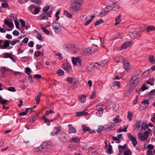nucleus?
Here are the masks:
<instances>
[{
  "label": "nucleus",
  "mask_w": 155,
  "mask_h": 155,
  "mask_svg": "<svg viewBox=\"0 0 155 155\" xmlns=\"http://www.w3.org/2000/svg\"><path fill=\"white\" fill-rule=\"evenodd\" d=\"M83 0H71L70 6L73 10L75 11H79L81 9V3Z\"/></svg>",
  "instance_id": "f257e3e1"
},
{
  "label": "nucleus",
  "mask_w": 155,
  "mask_h": 155,
  "mask_svg": "<svg viewBox=\"0 0 155 155\" xmlns=\"http://www.w3.org/2000/svg\"><path fill=\"white\" fill-rule=\"evenodd\" d=\"M35 56L38 57L39 56H43V53L40 51H36L34 54Z\"/></svg>",
  "instance_id": "473e14b6"
},
{
  "label": "nucleus",
  "mask_w": 155,
  "mask_h": 155,
  "mask_svg": "<svg viewBox=\"0 0 155 155\" xmlns=\"http://www.w3.org/2000/svg\"><path fill=\"white\" fill-rule=\"evenodd\" d=\"M80 140L79 137H75L71 138L69 140L70 142L71 143L75 142L78 143L79 142Z\"/></svg>",
  "instance_id": "ddd939ff"
},
{
  "label": "nucleus",
  "mask_w": 155,
  "mask_h": 155,
  "mask_svg": "<svg viewBox=\"0 0 155 155\" xmlns=\"http://www.w3.org/2000/svg\"><path fill=\"white\" fill-rule=\"evenodd\" d=\"M12 54L8 53H5L4 55V58H9L11 59L13 61H15V59L12 57Z\"/></svg>",
  "instance_id": "9b49d317"
},
{
  "label": "nucleus",
  "mask_w": 155,
  "mask_h": 155,
  "mask_svg": "<svg viewBox=\"0 0 155 155\" xmlns=\"http://www.w3.org/2000/svg\"><path fill=\"white\" fill-rule=\"evenodd\" d=\"M66 81L67 82H69V83H74L75 84H76V83L73 81V78L72 77H69L67 78L66 79Z\"/></svg>",
  "instance_id": "4c0bfd02"
},
{
  "label": "nucleus",
  "mask_w": 155,
  "mask_h": 155,
  "mask_svg": "<svg viewBox=\"0 0 155 155\" xmlns=\"http://www.w3.org/2000/svg\"><path fill=\"white\" fill-rule=\"evenodd\" d=\"M115 125L113 123H110L107 124V128L108 129L110 130L112 128H113Z\"/></svg>",
  "instance_id": "58836bf2"
},
{
  "label": "nucleus",
  "mask_w": 155,
  "mask_h": 155,
  "mask_svg": "<svg viewBox=\"0 0 155 155\" xmlns=\"http://www.w3.org/2000/svg\"><path fill=\"white\" fill-rule=\"evenodd\" d=\"M42 30L45 33L47 34H48L49 33V31L48 30L46 29L44 27H43L42 28Z\"/></svg>",
  "instance_id": "13d9d810"
},
{
  "label": "nucleus",
  "mask_w": 155,
  "mask_h": 155,
  "mask_svg": "<svg viewBox=\"0 0 155 155\" xmlns=\"http://www.w3.org/2000/svg\"><path fill=\"white\" fill-rule=\"evenodd\" d=\"M5 24L9 27H12L13 25V23L12 22H10L7 20H5L4 21Z\"/></svg>",
  "instance_id": "aec40b11"
},
{
  "label": "nucleus",
  "mask_w": 155,
  "mask_h": 155,
  "mask_svg": "<svg viewBox=\"0 0 155 155\" xmlns=\"http://www.w3.org/2000/svg\"><path fill=\"white\" fill-rule=\"evenodd\" d=\"M155 92V89L151 90V91L149 93L148 95L150 96V98L152 97L153 96H155L154 93Z\"/></svg>",
  "instance_id": "49530a36"
},
{
  "label": "nucleus",
  "mask_w": 155,
  "mask_h": 155,
  "mask_svg": "<svg viewBox=\"0 0 155 155\" xmlns=\"http://www.w3.org/2000/svg\"><path fill=\"white\" fill-rule=\"evenodd\" d=\"M104 22V21L101 19H100L98 21H97L95 22L94 24V25L95 26L97 25H99L103 23Z\"/></svg>",
  "instance_id": "de8ad7c7"
},
{
  "label": "nucleus",
  "mask_w": 155,
  "mask_h": 155,
  "mask_svg": "<svg viewBox=\"0 0 155 155\" xmlns=\"http://www.w3.org/2000/svg\"><path fill=\"white\" fill-rule=\"evenodd\" d=\"M132 113L130 112H128V116L127 118L128 119H129L130 120H131V118L132 116Z\"/></svg>",
  "instance_id": "0e129e2a"
},
{
  "label": "nucleus",
  "mask_w": 155,
  "mask_h": 155,
  "mask_svg": "<svg viewBox=\"0 0 155 155\" xmlns=\"http://www.w3.org/2000/svg\"><path fill=\"white\" fill-rule=\"evenodd\" d=\"M114 8V7L113 6V4L111 5H108L105 8L104 10L105 12H107L109 11L112 10Z\"/></svg>",
  "instance_id": "a211bd4d"
},
{
  "label": "nucleus",
  "mask_w": 155,
  "mask_h": 155,
  "mask_svg": "<svg viewBox=\"0 0 155 155\" xmlns=\"http://www.w3.org/2000/svg\"><path fill=\"white\" fill-rule=\"evenodd\" d=\"M131 154L132 153L130 150L125 151L124 153V155H131Z\"/></svg>",
  "instance_id": "bf43d9fd"
},
{
  "label": "nucleus",
  "mask_w": 155,
  "mask_h": 155,
  "mask_svg": "<svg viewBox=\"0 0 155 155\" xmlns=\"http://www.w3.org/2000/svg\"><path fill=\"white\" fill-rule=\"evenodd\" d=\"M41 146H40L39 147L36 148L35 149V150L36 152H41L45 150L44 149L42 148Z\"/></svg>",
  "instance_id": "a18cd8bd"
},
{
  "label": "nucleus",
  "mask_w": 155,
  "mask_h": 155,
  "mask_svg": "<svg viewBox=\"0 0 155 155\" xmlns=\"http://www.w3.org/2000/svg\"><path fill=\"white\" fill-rule=\"evenodd\" d=\"M72 47L73 46L74 47H72L71 48L70 51H73L75 53H77L78 51V47L74 45H72Z\"/></svg>",
  "instance_id": "6ab92c4d"
},
{
  "label": "nucleus",
  "mask_w": 155,
  "mask_h": 155,
  "mask_svg": "<svg viewBox=\"0 0 155 155\" xmlns=\"http://www.w3.org/2000/svg\"><path fill=\"white\" fill-rule=\"evenodd\" d=\"M87 114V113L84 111L78 112L76 113V116L77 117H80L83 115L86 116Z\"/></svg>",
  "instance_id": "412c9836"
},
{
  "label": "nucleus",
  "mask_w": 155,
  "mask_h": 155,
  "mask_svg": "<svg viewBox=\"0 0 155 155\" xmlns=\"http://www.w3.org/2000/svg\"><path fill=\"white\" fill-rule=\"evenodd\" d=\"M38 19L41 20H48L47 19V17L46 16V15L45 13L42 14L41 15H39L38 17Z\"/></svg>",
  "instance_id": "4468645a"
},
{
  "label": "nucleus",
  "mask_w": 155,
  "mask_h": 155,
  "mask_svg": "<svg viewBox=\"0 0 155 155\" xmlns=\"http://www.w3.org/2000/svg\"><path fill=\"white\" fill-rule=\"evenodd\" d=\"M124 68L128 72L131 69L129 63L127 60L125 59L123 63Z\"/></svg>",
  "instance_id": "6e6552de"
},
{
  "label": "nucleus",
  "mask_w": 155,
  "mask_h": 155,
  "mask_svg": "<svg viewBox=\"0 0 155 155\" xmlns=\"http://www.w3.org/2000/svg\"><path fill=\"white\" fill-rule=\"evenodd\" d=\"M122 57L120 55H117L114 58V61L115 62L118 63L122 59Z\"/></svg>",
  "instance_id": "cd10ccee"
},
{
  "label": "nucleus",
  "mask_w": 155,
  "mask_h": 155,
  "mask_svg": "<svg viewBox=\"0 0 155 155\" xmlns=\"http://www.w3.org/2000/svg\"><path fill=\"white\" fill-rule=\"evenodd\" d=\"M154 30H155V27L153 25L148 26L146 28V30L147 32H150Z\"/></svg>",
  "instance_id": "393cba45"
},
{
  "label": "nucleus",
  "mask_w": 155,
  "mask_h": 155,
  "mask_svg": "<svg viewBox=\"0 0 155 155\" xmlns=\"http://www.w3.org/2000/svg\"><path fill=\"white\" fill-rule=\"evenodd\" d=\"M131 43L130 42H127L123 44L121 47V48L124 49H126L130 46Z\"/></svg>",
  "instance_id": "2eb2a0df"
},
{
  "label": "nucleus",
  "mask_w": 155,
  "mask_h": 155,
  "mask_svg": "<svg viewBox=\"0 0 155 155\" xmlns=\"http://www.w3.org/2000/svg\"><path fill=\"white\" fill-rule=\"evenodd\" d=\"M52 13L51 11H49L48 12L45 13L46 15V16L47 17V19L48 20V17L50 18L51 17V14Z\"/></svg>",
  "instance_id": "052dcab7"
},
{
  "label": "nucleus",
  "mask_w": 155,
  "mask_h": 155,
  "mask_svg": "<svg viewBox=\"0 0 155 155\" xmlns=\"http://www.w3.org/2000/svg\"><path fill=\"white\" fill-rule=\"evenodd\" d=\"M149 61L152 64L155 63V58L153 55H150L149 58Z\"/></svg>",
  "instance_id": "c85d7f7f"
},
{
  "label": "nucleus",
  "mask_w": 155,
  "mask_h": 155,
  "mask_svg": "<svg viewBox=\"0 0 155 155\" xmlns=\"http://www.w3.org/2000/svg\"><path fill=\"white\" fill-rule=\"evenodd\" d=\"M96 108L97 110V112H96L97 115L98 116L102 115L103 114L104 107L103 105L98 104L96 106Z\"/></svg>",
  "instance_id": "7ed1b4c3"
},
{
  "label": "nucleus",
  "mask_w": 155,
  "mask_h": 155,
  "mask_svg": "<svg viewBox=\"0 0 155 155\" xmlns=\"http://www.w3.org/2000/svg\"><path fill=\"white\" fill-rule=\"evenodd\" d=\"M9 45V43L7 40H5L3 47L5 48L8 47Z\"/></svg>",
  "instance_id": "603ef678"
},
{
  "label": "nucleus",
  "mask_w": 155,
  "mask_h": 155,
  "mask_svg": "<svg viewBox=\"0 0 155 155\" xmlns=\"http://www.w3.org/2000/svg\"><path fill=\"white\" fill-rule=\"evenodd\" d=\"M139 74H135L133 76L130 81L131 86L132 87H134L141 81V78H139Z\"/></svg>",
  "instance_id": "f03ea898"
},
{
  "label": "nucleus",
  "mask_w": 155,
  "mask_h": 155,
  "mask_svg": "<svg viewBox=\"0 0 155 155\" xmlns=\"http://www.w3.org/2000/svg\"><path fill=\"white\" fill-rule=\"evenodd\" d=\"M37 38L39 40L41 41L42 39V36L41 33H38L37 34Z\"/></svg>",
  "instance_id": "864d4df0"
},
{
  "label": "nucleus",
  "mask_w": 155,
  "mask_h": 155,
  "mask_svg": "<svg viewBox=\"0 0 155 155\" xmlns=\"http://www.w3.org/2000/svg\"><path fill=\"white\" fill-rule=\"evenodd\" d=\"M69 131L70 133L74 134L76 133V129L72 126L71 124H69L68 125Z\"/></svg>",
  "instance_id": "f8f14e48"
},
{
  "label": "nucleus",
  "mask_w": 155,
  "mask_h": 155,
  "mask_svg": "<svg viewBox=\"0 0 155 155\" xmlns=\"http://www.w3.org/2000/svg\"><path fill=\"white\" fill-rule=\"evenodd\" d=\"M38 117L37 114H35L31 118H30L29 119V121L30 122L34 123L35 122V119H36Z\"/></svg>",
  "instance_id": "2f4dec72"
},
{
  "label": "nucleus",
  "mask_w": 155,
  "mask_h": 155,
  "mask_svg": "<svg viewBox=\"0 0 155 155\" xmlns=\"http://www.w3.org/2000/svg\"><path fill=\"white\" fill-rule=\"evenodd\" d=\"M42 95V94L41 92H39L38 95L35 98V100L36 101L38 104H39L40 101V96Z\"/></svg>",
  "instance_id": "b1692460"
},
{
  "label": "nucleus",
  "mask_w": 155,
  "mask_h": 155,
  "mask_svg": "<svg viewBox=\"0 0 155 155\" xmlns=\"http://www.w3.org/2000/svg\"><path fill=\"white\" fill-rule=\"evenodd\" d=\"M95 68V65L91 64L87 68V71L90 72L92 71Z\"/></svg>",
  "instance_id": "c756f323"
},
{
  "label": "nucleus",
  "mask_w": 155,
  "mask_h": 155,
  "mask_svg": "<svg viewBox=\"0 0 155 155\" xmlns=\"http://www.w3.org/2000/svg\"><path fill=\"white\" fill-rule=\"evenodd\" d=\"M72 58L73 64L74 65H76L77 63V58L72 57Z\"/></svg>",
  "instance_id": "5fc2aeb1"
},
{
  "label": "nucleus",
  "mask_w": 155,
  "mask_h": 155,
  "mask_svg": "<svg viewBox=\"0 0 155 155\" xmlns=\"http://www.w3.org/2000/svg\"><path fill=\"white\" fill-rule=\"evenodd\" d=\"M20 42V40H16L15 41H11V44L12 46L15 45V44L19 43Z\"/></svg>",
  "instance_id": "6e6d98bb"
},
{
  "label": "nucleus",
  "mask_w": 155,
  "mask_h": 155,
  "mask_svg": "<svg viewBox=\"0 0 155 155\" xmlns=\"http://www.w3.org/2000/svg\"><path fill=\"white\" fill-rule=\"evenodd\" d=\"M8 90L12 92H15L16 91L15 88L13 87H10L8 89Z\"/></svg>",
  "instance_id": "774afa93"
},
{
  "label": "nucleus",
  "mask_w": 155,
  "mask_h": 155,
  "mask_svg": "<svg viewBox=\"0 0 155 155\" xmlns=\"http://www.w3.org/2000/svg\"><path fill=\"white\" fill-rule=\"evenodd\" d=\"M131 92L132 90L131 89H127L125 91L124 93L125 96H128L130 95Z\"/></svg>",
  "instance_id": "79ce46f5"
},
{
  "label": "nucleus",
  "mask_w": 155,
  "mask_h": 155,
  "mask_svg": "<svg viewBox=\"0 0 155 155\" xmlns=\"http://www.w3.org/2000/svg\"><path fill=\"white\" fill-rule=\"evenodd\" d=\"M54 113V112L52 110H49L47 111L45 113V114L46 116H48L49 115V114H52Z\"/></svg>",
  "instance_id": "4d7b16f0"
},
{
  "label": "nucleus",
  "mask_w": 155,
  "mask_h": 155,
  "mask_svg": "<svg viewBox=\"0 0 155 155\" xmlns=\"http://www.w3.org/2000/svg\"><path fill=\"white\" fill-rule=\"evenodd\" d=\"M25 73L27 74L28 75H30V74L29 73L31 72V69L28 67H27L25 68Z\"/></svg>",
  "instance_id": "37998d69"
},
{
  "label": "nucleus",
  "mask_w": 155,
  "mask_h": 155,
  "mask_svg": "<svg viewBox=\"0 0 155 155\" xmlns=\"http://www.w3.org/2000/svg\"><path fill=\"white\" fill-rule=\"evenodd\" d=\"M15 23L16 28L18 29H19V22L18 21H17L16 20H15Z\"/></svg>",
  "instance_id": "338daca9"
},
{
  "label": "nucleus",
  "mask_w": 155,
  "mask_h": 155,
  "mask_svg": "<svg viewBox=\"0 0 155 155\" xmlns=\"http://www.w3.org/2000/svg\"><path fill=\"white\" fill-rule=\"evenodd\" d=\"M41 8L40 7H35L34 11L32 13L35 15H37L39 12Z\"/></svg>",
  "instance_id": "5701e85b"
},
{
  "label": "nucleus",
  "mask_w": 155,
  "mask_h": 155,
  "mask_svg": "<svg viewBox=\"0 0 155 155\" xmlns=\"http://www.w3.org/2000/svg\"><path fill=\"white\" fill-rule=\"evenodd\" d=\"M112 146L110 144L108 146V147L107 150V152L109 154H110L112 153Z\"/></svg>",
  "instance_id": "8fccbe9b"
},
{
  "label": "nucleus",
  "mask_w": 155,
  "mask_h": 155,
  "mask_svg": "<svg viewBox=\"0 0 155 155\" xmlns=\"http://www.w3.org/2000/svg\"><path fill=\"white\" fill-rule=\"evenodd\" d=\"M95 51L93 48H88L85 49L83 51V53L85 55H91L94 53V52Z\"/></svg>",
  "instance_id": "0eeeda50"
},
{
  "label": "nucleus",
  "mask_w": 155,
  "mask_h": 155,
  "mask_svg": "<svg viewBox=\"0 0 155 155\" xmlns=\"http://www.w3.org/2000/svg\"><path fill=\"white\" fill-rule=\"evenodd\" d=\"M112 85L113 87L117 86L119 88L120 87V82L118 81H114L112 83Z\"/></svg>",
  "instance_id": "bb28decb"
},
{
  "label": "nucleus",
  "mask_w": 155,
  "mask_h": 155,
  "mask_svg": "<svg viewBox=\"0 0 155 155\" xmlns=\"http://www.w3.org/2000/svg\"><path fill=\"white\" fill-rule=\"evenodd\" d=\"M62 68L67 73H69L71 71V66L68 63H67L66 64H64L62 66Z\"/></svg>",
  "instance_id": "1a4fd4ad"
},
{
  "label": "nucleus",
  "mask_w": 155,
  "mask_h": 155,
  "mask_svg": "<svg viewBox=\"0 0 155 155\" xmlns=\"http://www.w3.org/2000/svg\"><path fill=\"white\" fill-rule=\"evenodd\" d=\"M148 128V126L147 124H143L142 125L141 127V130H145L146 129H147Z\"/></svg>",
  "instance_id": "09e8293b"
},
{
  "label": "nucleus",
  "mask_w": 155,
  "mask_h": 155,
  "mask_svg": "<svg viewBox=\"0 0 155 155\" xmlns=\"http://www.w3.org/2000/svg\"><path fill=\"white\" fill-rule=\"evenodd\" d=\"M53 27L56 33L58 34L60 33L61 31V27L59 24L55 22L53 24Z\"/></svg>",
  "instance_id": "39448f33"
},
{
  "label": "nucleus",
  "mask_w": 155,
  "mask_h": 155,
  "mask_svg": "<svg viewBox=\"0 0 155 155\" xmlns=\"http://www.w3.org/2000/svg\"><path fill=\"white\" fill-rule=\"evenodd\" d=\"M82 127L83 128L82 131L84 132H85L86 131H89L91 130L89 127H86L84 124L82 125Z\"/></svg>",
  "instance_id": "a878e982"
},
{
  "label": "nucleus",
  "mask_w": 155,
  "mask_h": 155,
  "mask_svg": "<svg viewBox=\"0 0 155 155\" xmlns=\"http://www.w3.org/2000/svg\"><path fill=\"white\" fill-rule=\"evenodd\" d=\"M49 8L50 7L48 6L45 7L43 8V11L44 12H47L48 10L49 9Z\"/></svg>",
  "instance_id": "e2e57ef3"
},
{
  "label": "nucleus",
  "mask_w": 155,
  "mask_h": 155,
  "mask_svg": "<svg viewBox=\"0 0 155 155\" xmlns=\"http://www.w3.org/2000/svg\"><path fill=\"white\" fill-rule=\"evenodd\" d=\"M13 74H14L15 76L18 77L19 78H20L21 77V73L19 72H15L14 73H12Z\"/></svg>",
  "instance_id": "3c124183"
},
{
  "label": "nucleus",
  "mask_w": 155,
  "mask_h": 155,
  "mask_svg": "<svg viewBox=\"0 0 155 155\" xmlns=\"http://www.w3.org/2000/svg\"><path fill=\"white\" fill-rule=\"evenodd\" d=\"M104 129V127L102 126H100L98 127L97 131L99 134H101L102 131Z\"/></svg>",
  "instance_id": "c9c22d12"
},
{
  "label": "nucleus",
  "mask_w": 155,
  "mask_h": 155,
  "mask_svg": "<svg viewBox=\"0 0 155 155\" xmlns=\"http://www.w3.org/2000/svg\"><path fill=\"white\" fill-rule=\"evenodd\" d=\"M127 136L129 138L130 140L132 141H133L136 139V138L134 136L130 133L127 134Z\"/></svg>",
  "instance_id": "f704fd0d"
},
{
  "label": "nucleus",
  "mask_w": 155,
  "mask_h": 155,
  "mask_svg": "<svg viewBox=\"0 0 155 155\" xmlns=\"http://www.w3.org/2000/svg\"><path fill=\"white\" fill-rule=\"evenodd\" d=\"M95 68H102L103 67V66L104 65L103 63H102L101 64H99L97 62L95 63Z\"/></svg>",
  "instance_id": "72a5a7b5"
},
{
  "label": "nucleus",
  "mask_w": 155,
  "mask_h": 155,
  "mask_svg": "<svg viewBox=\"0 0 155 155\" xmlns=\"http://www.w3.org/2000/svg\"><path fill=\"white\" fill-rule=\"evenodd\" d=\"M57 73L59 76H61L64 74V71L62 70L59 69L57 71Z\"/></svg>",
  "instance_id": "c03bdc74"
},
{
  "label": "nucleus",
  "mask_w": 155,
  "mask_h": 155,
  "mask_svg": "<svg viewBox=\"0 0 155 155\" xmlns=\"http://www.w3.org/2000/svg\"><path fill=\"white\" fill-rule=\"evenodd\" d=\"M8 102L9 101L8 100L3 99L2 98L0 100V103L2 105L5 104Z\"/></svg>",
  "instance_id": "e433bc0d"
},
{
  "label": "nucleus",
  "mask_w": 155,
  "mask_h": 155,
  "mask_svg": "<svg viewBox=\"0 0 155 155\" xmlns=\"http://www.w3.org/2000/svg\"><path fill=\"white\" fill-rule=\"evenodd\" d=\"M114 122L116 124L118 123H120L121 121V120L119 119V116L118 115H117L115 118H114L113 120Z\"/></svg>",
  "instance_id": "dca6fc26"
},
{
  "label": "nucleus",
  "mask_w": 155,
  "mask_h": 155,
  "mask_svg": "<svg viewBox=\"0 0 155 155\" xmlns=\"http://www.w3.org/2000/svg\"><path fill=\"white\" fill-rule=\"evenodd\" d=\"M1 71L2 74H4L7 71V70L5 67H2L1 68Z\"/></svg>",
  "instance_id": "69168bd1"
},
{
  "label": "nucleus",
  "mask_w": 155,
  "mask_h": 155,
  "mask_svg": "<svg viewBox=\"0 0 155 155\" xmlns=\"http://www.w3.org/2000/svg\"><path fill=\"white\" fill-rule=\"evenodd\" d=\"M72 47V45L66 44L63 45V48L64 49L69 51H70L71 48ZM73 47H74L73 46Z\"/></svg>",
  "instance_id": "4be33fe9"
},
{
  "label": "nucleus",
  "mask_w": 155,
  "mask_h": 155,
  "mask_svg": "<svg viewBox=\"0 0 155 155\" xmlns=\"http://www.w3.org/2000/svg\"><path fill=\"white\" fill-rule=\"evenodd\" d=\"M121 15H119L115 18L116 22L114 24L116 25L119 24L121 21L120 19Z\"/></svg>",
  "instance_id": "f3484780"
},
{
  "label": "nucleus",
  "mask_w": 155,
  "mask_h": 155,
  "mask_svg": "<svg viewBox=\"0 0 155 155\" xmlns=\"http://www.w3.org/2000/svg\"><path fill=\"white\" fill-rule=\"evenodd\" d=\"M68 135L65 133L61 132L58 135V138L63 142H66L68 140Z\"/></svg>",
  "instance_id": "423d86ee"
},
{
  "label": "nucleus",
  "mask_w": 155,
  "mask_h": 155,
  "mask_svg": "<svg viewBox=\"0 0 155 155\" xmlns=\"http://www.w3.org/2000/svg\"><path fill=\"white\" fill-rule=\"evenodd\" d=\"M48 145V143L47 142H45L42 143L41 145L42 149H44V150H46L47 149V147Z\"/></svg>",
  "instance_id": "ea45409f"
},
{
  "label": "nucleus",
  "mask_w": 155,
  "mask_h": 155,
  "mask_svg": "<svg viewBox=\"0 0 155 155\" xmlns=\"http://www.w3.org/2000/svg\"><path fill=\"white\" fill-rule=\"evenodd\" d=\"M86 96L84 95H82L81 96L79 100L81 103H84L86 101Z\"/></svg>",
  "instance_id": "7c9ffc66"
},
{
  "label": "nucleus",
  "mask_w": 155,
  "mask_h": 155,
  "mask_svg": "<svg viewBox=\"0 0 155 155\" xmlns=\"http://www.w3.org/2000/svg\"><path fill=\"white\" fill-rule=\"evenodd\" d=\"M149 133L148 131H146L144 133V134L143 133L139 132L138 134V136L139 139L141 141H144L146 140L148 137Z\"/></svg>",
  "instance_id": "20e7f679"
},
{
  "label": "nucleus",
  "mask_w": 155,
  "mask_h": 155,
  "mask_svg": "<svg viewBox=\"0 0 155 155\" xmlns=\"http://www.w3.org/2000/svg\"><path fill=\"white\" fill-rule=\"evenodd\" d=\"M141 103L143 105L142 107V110L145 109L148 107L149 104V102L148 100H144L141 102Z\"/></svg>",
  "instance_id": "9d476101"
},
{
  "label": "nucleus",
  "mask_w": 155,
  "mask_h": 155,
  "mask_svg": "<svg viewBox=\"0 0 155 155\" xmlns=\"http://www.w3.org/2000/svg\"><path fill=\"white\" fill-rule=\"evenodd\" d=\"M54 128L57 130L56 132L58 133L61 130V127L60 126L55 127Z\"/></svg>",
  "instance_id": "680f3d73"
},
{
  "label": "nucleus",
  "mask_w": 155,
  "mask_h": 155,
  "mask_svg": "<svg viewBox=\"0 0 155 155\" xmlns=\"http://www.w3.org/2000/svg\"><path fill=\"white\" fill-rule=\"evenodd\" d=\"M64 14L65 16L70 18H71L72 17V15L71 14H70L68 12L66 11H64Z\"/></svg>",
  "instance_id": "a19ab883"
}]
</instances>
